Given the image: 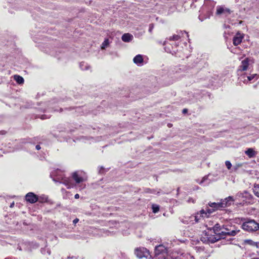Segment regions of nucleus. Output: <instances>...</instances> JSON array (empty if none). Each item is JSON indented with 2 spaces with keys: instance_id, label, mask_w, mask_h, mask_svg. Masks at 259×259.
Returning <instances> with one entry per match:
<instances>
[{
  "instance_id": "f257e3e1",
  "label": "nucleus",
  "mask_w": 259,
  "mask_h": 259,
  "mask_svg": "<svg viewBox=\"0 0 259 259\" xmlns=\"http://www.w3.org/2000/svg\"><path fill=\"white\" fill-rule=\"evenodd\" d=\"M223 231L221 232L222 238H225L226 236H234L239 230H237L235 226L230 225H224L222 229Z\"/></svg>"
},
{
  "instance_id": "f03ea898",
  "label": "nucleus",
  "mask_w": 259,
  "mask_h": 259,
  "mask_svg": "<svg viewBox=\"0 0 259 259\" xmlns=\"http://www.w3.org/2000/svg\"><path fill=\"white\" fill-rule=\"evenodd\" d=\"M242 228L248 232H254L259 229V224L254 220H250L243 223Z\"/></svg>"
},
{
  "instance_id": "7ed1b4c3",
  "label": "nucleus",
  "mask_w": 259,
  "mask_h": 259,
  "mask_svg": "<svg viewBox=\"0 0 259 259\" xmlns=\"http://www.w3.org/2000/svg\"><path fill=\"white\" fill-rule=\"evenodd\" d=\"M135 254L139 258H147L150 255L149 251L146 248L142 247L135 249Z\"/></svg>"
},
{
  "instance_id": "20e7f679",
  "label": "nucleus",
  "mask_w": 259,
  "mask_h": 259,
  "mask_svg": "<svg viewBox=\"0 0 259 259\" xmlns=\"http://www.w3.org/2000/svg\"><path fill=\"white\" fill-rule=\"evenodd\" d=\"M234 201V199L232 196H229L225 199L222 200L221 201L222 208H225L230 206Z\"/></svg>"
},
{
  "instance_id": "39448f33",
  "label": "nucleus",
  "mask_w": 259,
  "mask_h": 259,
  "mask_svg": "<svg viewBox=\"0 0 259 259\" xmlns=\"http://www.w3.org/2000/svg\"><path fill=\"white\" fill-rule=\"evenodd\" d=\"M25 198L27 201L31 203H35L38 200L37 196L32 192L27 193L25 196Z\"/></svg>"
},
{
  "instance_id": "423d86ee",
  "label": "nucleus",
  "mask_w": 259,
  "mask_h": 259,
  "mask_svg": "<svg viewBox=\"0 0 259 259\" xmlns=\"http://www.w3.org/2000/svg\"><path fill=\"white\" fill-rule=\"evenodd\" d=\"M224 227L223 225H221L219 224H215L213 227V230L214 233L215 234L216 236H218L222 238V233L221 232L223 231L222 229Z\"/></svg>"
},
{
  "instance_id": "0eeeda50",
  "label": "nucleus",
  "mask_w": 259,
  "mask_h": 259,
  "mask_svg": "<svg viewBox=\"0 0 259 259\" xmlns=\"http://www.w3.org/2000/svg\"><path fill=\"white\" fill-rule=\"evenodd\" d=\"M243 38V36L242 35H241L240 33H237L233 38V45L234 46H237L240 44L242 42Z\"/></svg>"
},
{
  "instance_id": "6e6552de",
  "label": "nucleus",
  "mask_w": 259,
  "mask_h": 259,
  "mask_svg": "<svg viewBox=\"0 0 259 259\" xmlns=\"http://www.w3.org/2000/svg\"><path fill=\"white\" fill-rule=\"evenodd\" d=\"M205 236H206V238L207 239V241L208 242H210L211 243H214V242H217V241H218L219 240L222 239L221 237H218V236H217L215 237L213 235H209L208 234H206Z\"/></svg>"
},
{
  "instance_id": "1a4fd4ad",
  "label": "nucleus",
  "mask_w": 259,
  "mask_h": 259,
  "mask_svg": "<svg viewBox=\"0 0 259 259\" xmlns=\"http://www.w3.org/2000/svg\"><path fill=\"white\" fill-rule=\"evenodd\" d=\"M60 183L65 185L68 189H70L73 187V184L71 182V180L69 178H64L62 179V181L60 182Z\"/></svg>"
},
{
  "instance_id": "9d476101",
  "label": "nucleus",
  "mask_w": 259,
  "mask_h": 259,
  "mask_svg": "<svg viewBox=\"0 0 259 259\" xmlns=\"http://www.w3.org/2000/svg\"><path fill=\"white\" fill-rule=\"evenodd\" d=\"M121 39L124 42H130L133 39V36L129 33H124L122 35Z\"/></svg>"
},
{
  "instance_id": "9b49d317",
  "label": "nucleus",
  "mask_w": 259,
  "mask_h": 259,
  "mask_svg": "<svg viewBox=\"0 0 259 259\" xmlns=\"http://www.w3.org/2000/svg\"><path fill=\"white\" fill-rule=\"evenodd\" d=\"M228 13L229 14L230 13V10L228 9H225L222 7H218L217 8V12L216 14L217 15H221L224 13Z\"/></svg>"
},
{
  "instance_id": "f8f14e48",
  "label": "nucleus",
  "mask_w": 259,
  "mask_h": 259,
  "mask_svg": "<svg viewBox=\"0 0 259 259\" xmlns=\"http://www.w3.org/2000/svg\"><path fill=\"white\" fill-rule=\"evenodd\" d=\"M166 248L162 245H160L155 247V252L156 255H158L161 253L164 252Z\"/></svg>"
},
{
  "instance_id": "ddd939ff",
  "label": "nucleus",
  "mask_w": 259,
  "mask_h": 259,
  "mask_svg": "<svg viewBox=\"0 0 259 259\" xmlns=\"http://www.w3.org/2000/svg\"><path fill=\"white\" fill-rule=\"evenodd\" d=\"M248 65V59L246 58L242 61L241 65L240 66V69L242 71L246 70Z\"/></svg>"
},
{
  "instance_id": "4468645a",
  "label": "nucleus",
  "mask_w": 259,
  "mask_h": 259,
  "mask_svg": "<svg viewBox=\"0 0 259 259\" xmlns=\"http://www.w3.org/2000/svg\"><path fill=\"white\" fill-rule=\"evenodd\" d=\"M208 205L210 207H212V208L214 209L215 210L222 208L221 202L215 203V202H210L208 203Z\"/></svg>"
},
{
  "instance_id": "2eb2a0df",
  "label": "nucleus",
  "mask_w": 259,
  "mask_h": 259,
  "mask_svg": "<svg viewBox=\"0 0 259 259\" xmlns=\"http://www.w3.org/2000/svg\"><path fill=\"white\" fill-rule=\"evenodd\" d=\"M207 212L205 211V210H204V209H202L201 210H200V214H202V217H204V215H205V217H208V215L210 214V213H212L214 211V209L213 208H211V209H207L206 210Z\"/></svg>"
},
{
  "instance_id": "dca6fc26",
  "label": "nucleus",
  "mask_w": 259,
  "mask_h": 259,
  "mask_svg": "<svg viewBox=\"0 0 259 259\" xmlns=\"http://www.w3.org/2000/svg\"><path fill=\"white\" fill-rule=\"evenodd\" d=\"M133 61L136 64H141L143 63V59L142 56L141 55H137L134 57Z\"/></svg>"
},
{
  "instance_id": "f3484780",
  "label": "nucleus",
  "mask_w": 259,
  "mask_h": 259,
  "mask_svg": "<svg viewBox=\"0 0 259 259\" xmlns=\"http://www.w3.org/2000/svg\"><path fill=\"white\" fill-rule=\"evenodd\" d=\"M72 178L76 183H79L83 181V179L82 177H79L76 172L72 174Z\"/></svg>"
},
{
  "instance_id": "a211bd4d",
  "label": "nucleus",
  "mask_w": 259,
  "mask_h": 259,
  "mask_svg": "<svg viewBox=\"0 0 259 259\" xmlns=\"http://www.w3.org/2000/svg\"><path fill=\"white\" fill-rule=\"evenodd\" d=\"M245 154L248 155L249 157H253L255 156V153L254 151L251 149L249 148L245 151Z\"/></svg>"
},
{
  "instance_id": "6ab92c4d",
  "label": "nucleus",
  "mask_w": 259,
  "mask_h": 259,
  "mask_svg": "<svg viewBox=\"0 0 259 259\" xmlns=\"http://www.w3.org/2000/svg\"><path fill=\"white\" fill-rule=\"evenodd\" d=\"M14 78L16 80V81L19 84H21L24 82L23 78L18 75H14Z\"/></svg>"
},
{
  "instance_id": "aec40b11",
  "label": "nucleus",
  "mask_w": 259,
  "mask_h": 259,
  "mask_svg": "<svg viewBox=\"0 0 259 259\" xmlns=\"http://www.w3.org/2000/svg\"><path fill=\"white\" fill-rule=\"evenodd\" d=\"M254 78H255L256 79H258V75L257 74H253L250 76H247V80L244 79L243 82L244 83H246V82H247V81H250V80H252L253 79H254Z\"/></svg>"
},
{
  "instance_id": "412c9836",
  "label": "nucleus",
  "mask_w": 259,
  "mask_h": 259,
  "mask_svg": "<svg viewBox=\"0 0 259 259\" xmlns=\"http://www.w3.org/2000/svg\"><path fill=\"white\" fill-rule=\"evenodd\" d=\"M248 196H249V194L246 191H244L243 193H238L236 195V197H238L239 198L247 197Z\"/></svg>"
},
{
  "instance_id": "4be33fe9",
  "label": "nucleus",
  "mask_w": 259,
  "mask_h": 259,
  "mask_svg": "<svg viewBox=\"0 0 259 259\" xmlns=\"http://www.w3.org/2000/svg\"><path fill=\"white\" fill-rule=\"evenodd\" d=\"M80 68L81 70H88L90 66H88L86 63L84 62H81L80 63Z\"/></svg>"
},
{
  "instance_id": "5701e85b",
  "label": "nucleus",
  "mask_w": 259,
  "mask_h": 259,
  "mask_svg": "<svg viewBox=\"0 0 259 259\" xmlns=\"http://www.w3.org/2000/svg\"><path fill=\"white\" fill-rule=\"evenodd\" d=\"M253 192L256 196L259 197V185H257L254 186L253 189Z\"/></svg>"
},
{
  "instance_id": "b1692460",
  "label": "nucleus",
  "mask_w": 259,
  "mask_h": 259,
  "mask_svg": "<svg viewBox=\"0 0 259 259\" xmlns=\"http://www.w3.org/2000/svg\"><path fill=\"white\" fill-rule=\"evenodd\" d=\"M109 45V40L106 39L102 44L101 49H104Z\"/></svg>"
},
{
  "instance_id": "393cba45",
  "label": "nucleus",
  "mask_w": 259,
  "mask_h": 259,
  "mask_svg": "<svg viewBox=\"0 0 259 259\" xmlns=\"http://www.w3.org/2000/svg\"><path fill=\"white\" fill-rule=\"evenodd\" d=\"M180 38V36L179 35H174L172 36L169 37V39L170 40H178Z\"/></svg>"
},
{
  "instance_id": "a878e982",
  "label": "nucleus",
  "mask_w": 259,
  "mask_h": 259,
  "mask_svg": "<svg viewBox=\"0 0 259 259\" xmlns=\"http://www.w3.org/2000/svg\"><path fill=\"white\" fill-rule=\"evenodd\" d=\"M152 209H153V212L154 213H156L159 211V207L158 205H153L152 206Z\"/></svg>"
},
{
  "instance_id": "bb28decb",
  "label": "nucleus",
  "mask_w": 259,
  "mask_h": 259,
  "mask_svg": "<svg viewBox=\"0 0 259 259\" xmlns=\"http://www.w3.org/2000/svg\"><path fill=\"white\" fill-rule=\"evenodd\" d=\"M201 217H202V214H200V215L199 216L197 215H195V216H192L191 218L192 219L194 218L195 221V222L197 223V222H198L199 220L200 219Z\"/></svg>"
},
{
  "instance_id": "cd10ccee",
  "label": "nucleus",
  "mask_w": 259,
  "mask_h": 259,
  "mask_svg": "<svg viewBox=\"0 0 259 259\" xmlns=\"http://www.w3.org/2000/svg\"><path fill=\"white\" fill-rule=\"evenodd\" d=\"M225 164L228 169H230L232 166V164L229 161H226L225 162Z\"/></svg>"
},
{
  "instance_id": "c85d7f7f",
  "label": "nucleus",
  "mask_w": 259,
  "mask_h": 259,
  "mask_svg": "<svg viewBox=\"0 0 259 259\" xmlns=\"http://www.w3.org/2000/svg\"><path fill=\"white\" fill-rule=\"evenodd\" d=\"M153 28H154V25L153 24H150L149 25V31L150 32H152Z\"/></svg>"
},
{
  "instance_id": "c756f323",
  "label": "nucleus",
  "mask_w": 259,
  "mask_h": 259,
  "mask_svg": "<svg viewBox=\"0 0 259 259\" xmlns=\"http://www.w3.org/2000/svg\"><path fill=\"white\" fill-rule=\"evenodd\" d=\"M241 166H242V164H237L235 166H234V168L235 170H236L239 167H240Z\"/></svg>"
},
{
  "instance_id": "7c9ffc66",
  "label": "nucleus",
  "mask_w": 259,
  "mask_h": 259,
  "mask_svg": "<svg viewBox=\"0 0 259 259\" xmlns=\"http://www.w3.org/2000/svg\"><path fill=\"white\" fill-rule=\"evenodd\" d=\"M254 244H255V245L257 247V248H258V250L257 251V252L259 254V242H254Z\"/></svg>"
},
{
  "instance_id": "2f4dec72",
  "label": "nucleus",
  "mask_w": 259,
  "mask_h": 259,
  "mask_svg": "<svg viewBox=\"0 0 259 259\" xmlns=\"http://www.w3.org/2000/svg\"><path fill=\"white\" fill-rule=\"evenodd\" d=\"M79 220L78 219H75L73 220V223L75 224L78 222Z\"/></svg>"
},
{
  "instance_id": "473e14b6",
  "label": "nucleus",
  "mask_w": 259,
  "mask_h": 259,
  "mask_svg": "<svg viewBox=\"0 0 259 259\" xmlns=\"http://www.w3.org/2000/svg\"><path fill=\"white\" fill-rule=\"evenodd\" d=\"M79 194H76L75 195V196H74V198H75V199H78V198H79Z\"/></svg>"
},
{
  "instance_id": "72a5a7b5",
  "label": "nucleus",
  "mask_w": 259,
  "mask_h": 259,
  "mask_svg": "<svg viewBox=\"0 0 259 259\" xmlns=\"http://www.w3.org/2000/svg\"><path fill=\"white\" fill-rule=\"evenodd\" d=\"M187 111H188V110H187V109H184L183 110V113H187Z\"/></svg>"
},
{
  "instance_id": "f704fd0d",
  "label": "nucleus",
  "mask_w": 259,
  "mask_h": 259,
  "mask_svg": "<svg viewBox=\"0 0 259 259\" xmlns=\"http://www.w3.org/2000/svg\"><path fill=\"white\" fill-rule=\"evenodd\" d=\"M36 149L37 150H39V149H40V146L39 145H37L36 146Z\"/></svg>"
},
{
  "instance_id": "c9c22d12",
  "label": "nucleus",
  "mask_w": 259,
  "mask_h": 259,
  "mask_svg": "<svg viewBox=\"0 0 259 259\" xmlns=\"http://www.w3.org/2000/svg\"><path fill=\"white\" fill-rule=\"evenodd\" d=\"M14 205V202H13V203H12L10 205V207H13V206Z\"/></svg>"
},
{
  "instance_id": "e433bc0d",
  "label": "nucleus",
  "mask_w": 259,
  "mask_h": 259,
  "mask_svg": "<svg viewBox=\"0 0 259 259\" xmlns=\"http://www.w3.org/2000/svg\"><path fill=\"white\" fill-rule=\"evenodd\" d=\"M205 179H206V178H205V177H204V178H203L202 180L201 181V183H202L203 182H204V181H205Z\"/></svg>"
},
{
  "instance_id": "4c0bfd02",
  "label": "nucleus",
  "mask_w": 259,
  "mask_h": 259,
  "mask_svg": "<svg viewBox=\"0 0 259 259\" xmlns=\"http://www.w3.org/2000/svg\"><path fill=\"white\" fill-rule=\"evenodd\" d=\"M203 241H206L205 237H203V239L202 240Z\"/></svg>"
},
{
  "instance_id": "58836bf2",
  "label": "nucleus",
  "mask_w": 259,
  "mask_h": 259,
  "mask_svg": "<svg viewBox=\"0 0 259 259\" xmlns=\"http://www.w3.org/2000/svg\"><path fill=\"white\" fill-rule=\"evenodd\" d=\"M191 200H192V199H189L188 200V201H189V202L191 201Z\"/></svg>"
},
{
  "instance_id": "ea45409f",
  "label": "nucleus",
  "mask_w": 259,
  "mask_h": 259,
  "mask_svg": "<svg viewBox=\"0 0 259 259\" xmlns=\"http://www.w3.org/2000/svg\"><path fill=\"white\" fill-rule=\"evenodd\" d=\"M191 200H192V199H189L188 200V201H189V202L191 201Z\"/></svg>"
},
{
  "instance_id": "a19ab883",
  "label": "nucleus",
  "mask_w": 259,
  "mask_h": 259,
  "mask_svg": "<svg viewBox=\"0 0 259 259\" xmlns=\"http://www.w3.org/2000/svg\"><path fill=\"white\" fill-rule=\"evenodd\" d=\"M248 242H252L251 240H248Z\"/></svg>"
},
{
  "instance_id": "79ce46f5",
  "label": "nucleus",
  "mask_w": 259,
  "mask_h": 259,
  "mask_svg": "<svg viewBox=\"0 0 259 259\" xmlns=\"http://www.w3.org/2000/svg\"><path fill=\"white\" fill-rule=\"evenodd\" d=\"M6 259H7V258H6Z\"/></svg>"
}]
</instances>
